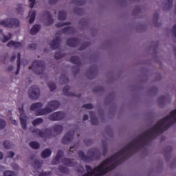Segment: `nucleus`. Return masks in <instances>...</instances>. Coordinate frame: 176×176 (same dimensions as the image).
<instances>
[{"label": "nucleus", "instance_id": "nucleus-1", "mask_svg": "<svg viewBox=\"0 0 176 176\" xmlns=\"http://www.w3.org/2000/svg\"><path fill=\"white\" fill-rule=\"evenodd\" d=\"M42 107H43V104L41 102L33 103L30 106V111H35V116H45L49 115V113H52L53 111L58 109L60 107V102L52 100L48 102L47 107L42 108Z\"/></svg>", "mask_w": 176, "mask_h": 176}, {"label": "nucleus", "instance_id": "nucleus-25", "mask_svg": "<svg viewBox=\"0 0 176 176\" xmlns=\"http://www.w3.org/2000/svg\"><path fill=\"white\" fill-rule=\"evenodd\" d=\"M36 16V13L35 12V11H30L29 12V23L30 24H32V23H34V21H35V17Z\"/></svg>", "mask_w": 176, "mask_h": 176}, {"label": "nucleus", "instance_id": "nucleus-22", "mask_svg": "<svg viewBox=\"0 0 176 176\" xmlns=\"http://www.w3.org/2000/svg\"><path fill=\"white\" fill-rule=\"evenodd\" d=\"M17 57H18V59L16 61L17 68L15 72L16 75H19V72H20V67H21V54L18 53Z\"/></svg>", "mask_w": 176, "mask_h": 176}, {"label": "nucleus", "instance_id": "nucleus-10", "mask_svg": "<svg viewBox=\"0 0 176 176\" xmlns=\"http://www.w3.org/2000/svg\"><path fill=\"white\" fill-rule=\"evenodd\" d=\"M66 43L67 46H69L70 47H76V46H79L80 40L77 38H70L67 39Z\"/></svg>", "mask_w": 176, "mask_h": 176}, {"label": "nucleus", "instance_id": "nucleus-3", "mask_svg": "<svg viewBox=\"0 0 176 176\" xmlns=\"http://www.w3.org/2000/svg\"><path fill=\"white\" fill-rule=\"evenodd\" d=\"M52 131H54L56 134H61L63 132V126L56 124L51 128L45 129V132L38 128H35L32 131V133L37 134L41 138H50V137H52Z\"/></svg>", "mask_w": 176, "mask_h": 176}, {"label": "nucleus", "instance_id": "nucleus-24", "mask_svg": "<svg viewBox=\"0 0 176 176\" xmlns=\"http://www.w3.org/2000/svg\"><path fill=\"white\" fill-rule=\"evenodd\" d=\"M67 19V12L62 10L58 12V20L64 21Z\"/></svg>", "mask_w": 176, "mask_h": 176}, {"label": "nucleus", "instance_id": "nucleus-8", "mask_svg": "<svg viewBox=\"0 0 176 176\" xmlns=\"http://www.w3.org/2000/svg\"><path fill=\"white\" fill-rule=\"evenodd\" d=\"M74 131H69L67 133H65V136L62 138L63 144H65V145L69 144L74 138Z\"/></svg>", "mask_w": 176, "mask_h": 176}, {"label": "nucleus", "instance_id": "nucleus-34", "mask_svg": "<svg viewBox=\"0 0 176 176\" xmlns=\"http://www.w3.org/2000/svg\"><path fill=\"white\" fill-rule=\"evenodd\" d=\"M60 80L63 85H65V83H68V82H69V79L65 74H61Z\"/></svg>", "mask_w": 176, "mask_h": 176}, {"label": "nucleus", "instance_id": "nucleus-32", "mask_svg": "<svg viewBox=\"0 0 176 176\" xmlns=\"http://www.w3.org/2000/svg\"><path fill=\"white\" fill-rule=\"evenodd\" d=\"M58 170L60 173H63V174H68V173H69V169L65 166H60Z\"/></svg>", "mask_w": 176, "mask_h": 176}, {"label": "nucleus", "instance_id": "nucleus-54", "mask_svg": "<svg viewBox=\"0 0 176 176\" xmlns=\"http://www.w3.org/2000/svg\"><path fill=\"white\" fill-rule=\"evenodd\" d=\"M78 167H79L78 169V173H82V171H83V170H85L83 166H82V165H80V164L78 165Z\"/></svg>", "mask_w": 176, "mask_h": 176}, {"label": "nucleus", "instance_id": "nucleus-6", "mask_svg": "<svg viewBox=\"0 0 176 176\" xmlns=\"http://www.w3.org/2000/svg\"><path fill=\"white\" fill-rule=\"evenodd\" d=\"M29 98L30 100H38L41 94V90L36 85H33L29 89Z\"/></svg>", "mask_w": 176, "mask_h": 176}, {"label": "nucleus", "instance_id": "nucleus-53", "mask_svg": "<svg viewBox=\"0 0 176 176\" xmlns=\"http://www.w3.org/2000/svg\"><path fill=\"white\" fill-rule=\"evenodd\" d=\"M29 1L30 2V8L32 9V8H34V5H35V0H29Z\"/></svg>", "mask_w": 176, "mask_h": 176}, {"label": "nucleus", "instance_id": "nucleus-5", "mask_svg": "<svg viewBox=\"0 0 176 176\" xmlns=\"http://www.w3.org/2000/svg\"><path fill=\"white\" fill-rule=\"evenodd\" d=\"M0 25L7 27V28H13V27H19L20 21L17 19H7L0 21Z\"/></svg>", "mask_w": 176, "mask_h": 176}, {"label": "nucleus", "instance_id": "nucleus-30", "mask_svg": "<svg viewBox=\"0 0 176 176\" xmlns=\"http://www.w3.org/2000/svg\"><path fill=\"white\" fill-rule=\"evenodd\" d=\"M72 3L76 6H83L86 3V0H72Z\"/></svg>", "mask_w": 176, "mask_h": 176}, {"label": "nucleus", "instance_id": "nucleus-19", "mask_svg": "<svg viewBox=\"0 0 176 176\" xmlns=\"http://www.w3.org/2000/svg\"><path fill=\"white\" fill-rule=\"evenodd\" d=\"M63 34H75V28L67 26L62 29Z\"/></svg>", "mask_w": 176, "mask_h": 176}, {"label": "nucleus", "instance_id": "nucleus-44", "mask_svg": "<svg viewBox=\"0 0 176 176\" xmlns=\"http://www.w3.org/2000/svg\"><path fill=\"white\" fill-rule=\"evenodd\" d=\"M60 159H61L59 156L56 155L52 161V164L56 165L60 163Z\"/></svg>", "mask_w": 176, "mask_h": 176}, {"label": "nucleus", "instance_id": "nucleus-33", "mask_svg": "<svg viewBox=\"0 0 176 176\" xmlns=\"http://www.w3.org/2000/svg\"><path fill=\"white\" fill-rule=\"evenodd\" d=\"M74 12L76 13V14H78V16H82L84 13L83 9L80 8H75L74 9Z\"/></svg>", "mask_w": 176, "mask_h": 176}, {"label": "nucleus", "instance_id": "nucleus-48", "mask_svg": "<svg viewBox=\"0 0 176 176\" xmlns=\"http://www.w3.org/2000/svg\"><path fill=\"white\" fill-rule=\"evenodd\" d=\"M52 175V171L42 172L39 173L38 176H48Z\"/></svg>", "mask_w": 176, "mask_h": 176}, {"label": "nucleus", "instance_id": "nucleus-36", "mask_svg": "<svg viewBox=\"0 0 176 176\" xmlns=\"http://www.w3.org/2000/svg\"><path fill=\"white\" fill-rule=\"evenodd\" d=\"M65 56V54L58 52L55 53L54 58H55V60H60V59L63 58V57H64Z\"/></svg>", "mask_w": 176, "mask_h": 176}, {"label": "nucleus", "instance_id": "nucleus-12", "mask_svg": "<svg viewBox=\"0 0 176 176\" xmlns=\"http://www.w3.org/2000/svg\"><path fill=\"white\" fill-rule=\"evenodd\" d=\"M63 92L65 96H68L69 97H77V98H80V97H82V94H80L75 95V94L69 92V86L68 85L64 87Z\"/></svg>", "mask_w": 176, "mask_h": 176}, {"label": "nucleus", "instance_id": "nucleus-49", "mask_svg": "<svg viewBox=\"0 0 176 176\" xmlns=\"http://www.w3.org/2000/svg\"><path fill=\"white\" fill-rule=\"evenodd\" d=\"M157 20H159V14L156 13L154 14L153 21L155 25H157Z\"/></svg>", "mask_w": 176, "mask_h": 176}, {"label": "nucleus", "instance_id": "nucleus-43", "mask_svg": "<svg viewBox=\"0 0 176 176\" xmlns=\"http://www.w3.org/2000/svg\"><path fill=\"white\" fill-rule=\"evenodd\" d=\"M3 175L4 176H16V174L14 173V172H13L12 170H6L3 173Z\"/></svg>", "mask_w": 176, "mask_h": 176}, {"label": "nucleus", "instance_id": "nucleus-52", "mask_svg": "<svg viewBox=\"0 0 176 176\" xmlns=\"http://www.w3.org/2000/svg\"><path fill=\"white\" fill-rule=\"evenodd\" d=\"M85 144H86L87 146L90 145L91 144V139H85L84 140Z\"/></svg>", "mask_w": 176, "mask_h": 176}, {"label": "nucleus", "instance_id": "nucleus-41", "mask_svg": "<svg viewBox=\"0 0 176 176\" xmlns=\"http://www.w3.org/2000/svg\"><path fill=\"white\" fill-rule=\"evenodd\" d=\"M71 24V22H58L55 25L56 27H64V25H69Z\"/></svg>", "mask_w": 176, "mask_h": 176}, {"label": "nucleus", "instance_id": "nucleus-9", "mask_svg": "<svg viewBox=\"0 0 176 176\" xmlns=\"http://www.w3.org/2000/svg\"><path fill=\"white\" fill-rule=\"evenodd\" d=\"M70 62L72 64H76L77 65L75 67L76 70L74 71V74H79V70L80 65H82V63L80 62V59L78 56H72L70 58Z\"/></svg>", "mask_w": 176, "mask_h": 176}, {"label": "nucleus", "instance_id": "nucleus-7", "mask_svg": "<svg viewBox=\"0 0 176 176\" xmlns=\"http://www.w3.org/2000/svg\"><path fill=\"white\" fill-rule=\"evenodd\" d=\"M49 120L51 122H58L60 120H63V119H65V113L62 111H56L52 113L48 116Z\"/></svg>", "mask_w": 176, "mask_h": 176}, {"label": "nucleus", "instance_id": "nucleus-20", "mask_svg": "<svg viewBox=\"0 0 176 176\" xmlns=\"http://www.w3.org/2000/svg\"><path fill=\"white\" fill-rule=\"evenodd\" d=\"M41 30V25L35 24L30 30L31 35H36Z\"/></svg>", "mask_w": 176, "mask_h": 176}, {"label": "nucleus", "instance_id": "nucleus-26", "mask_svg": "<svg viewBox=\"0 0 176 176\" xmlns=\"http://www.w3.org/2000/svg\"><path fill=\"white\" fill-rule=\"evenodd\" d=\"M105 91V88L102 86H98L93 89V93L96 94V93H104Z\"/></svg>", "mask_w": 176, "mask_h": 176}, {"label": "nucleus", "instance_id": "nucleus-64", "mask_svg": "<svg viewBox=\"0 0 176 176\" xmlns=\"http://www.w3.org/2000/svg\"><path fill=\"white\" fill-rule=\"evenodd\" d=\"M12 123H13V124L17 125V121H16L14 120L12 121Z\"/></svg>", "mask_w": 176, "mask_h": 176}, {"label": "nucleus", "instance_id": "nucleus-58", "mask_svg": "<svg viewBox=\"0 0 176 176\" xmlns=\"http://www.w3.org/2000/svg\"><path fill=\"white\" fill-rule=\"evenodd\" d=\"M87 119H89V116H87V115H84L83 116V118H82V120H84V122L85 121H86V120H87Z\"/></svg>", "mask_w": 176, "mask_h": 176}, {"label": "nucleus", "instance_id": "nucleus-13", "mask_svg": "<svg viewBox=\"0 0 176 176\" xmlns=\"http://www.w3.org/2000/svg\"><path fill=\"white\" fill-rule=\"evenodd\" d=\"M87 79H94L97 76V69L91 67L87 71Z\"/></svg>", "mask_w": 176, "mask_h": 176}, {"label": "nucleus", "instance_id": "nucleus-39", "mask_svg": "<svg viewBox=\"0 0 176 176\" xmlns=\"http://www.w3.org/2000/svg\"><path fill=\"white\" fill-rule=\"evenodd\" d=\"M90 46V43L89 42H85V43H83L80 45L78 50H85V49H86V47Z\"/></svg>", "mask_w": 176, "mask_h": 176}, {"label": "nucleus", "instance_id": "nucleus-18", "mask_svg": "<svg viewBox=\"0 0 176 176\" xmlns=\"http://www.w3.org/2000/svg\"><path fill=\"white\" fill-rule=\"evenodd\" d=\"M89 116L91 118V124H93L94 126L98 125V119L97 118H96V114L94 113V112L91 111L89 113Z\"/></svg>", "mask_w": 176, "mask_h": 176}, {"label": "nucleus", "instance_id": "nucleus-17", "mask_svg": "<svg viewBox=\"0 0 176 176\" xmlns=\"http://www.w3.org/2000/svg\"><path fill=\"white\" fill-rule=\"evenodd\" d=\"M7 46L8 47H14L15 49H20L21 47H22L23 45H21V43H20V42L10 41L7 44Z\"/></svg>", "mask_w": 176, "mask_h": 176}, {"label": "nucleus", "instance_id": "nucleus-62", "mask_svg": "<svg viewBox=\"0 0 176 176\" xmlns=\"http://www.w3.org/2000/svg\"><path fill=\"white\" fill-rule=\"evenodd\" d=\"M175 165H176V161H174V162L173 163V164H171V167L173 168V167H175Z\"/></svg>", "mask_w": 176, "mask_h": 176}, {"label": "nucleus", "instance_id": "nucleus-29", "mask_svg": "<svg viewBox=\"0 0 176 176\" xmlns=\"http://www.w3.org/2000/svg\"><path fill=\"white\" fill-rule=\"evenodd\" d=\"M34 170H39L41 167H42V164H41V161L38 160H35L34 163L32 164Z\"/></svg>", "mask_w": 176, "mask_h": 176}, {"label": "nucleus", "instance_id": "nucleus-11", "mask_svg": "<svg viewBox=\"0 0 176 176\" xmlns=\"http://www.w3.org/2000/svg\"><path fill=\"white\" fill-rule=\"evenodd\" d=\"M60 43H61V38L60 36H56L54 38V41L50 43V46L52 50H56V49L60 47Z\"/></svg>", "mask_w": 176, "mask_h": 176}, {"label": "nucleus", "instance_id": "nucleus-4", "mask_svg": "<svg viewBox=\"0 0 176 176\" xmlns=\"http://www.w3.org/2000/svg\"><path fill=\"white\" fill-rule=\"evenodd\" d=\"M29 69H32L34 74L36 75H42L46 69L45 62L39 60H34L32 65L29 67Z\"/></svg>", "mask_w": 176, "mask_h": 176}, {"label": "nucleus", "instance_id": "nucleus-21", "mask_svg": "<svg viewBox=\"0 0 176 176\" xmlns=\"http://www.w3.org/2000/svg\"><path fill=\"white\" fill-rule=\"evenodd\" d=\"M50 156H52V150L50 148H45L41 153V157H43V159H47V157Z\"/></svg>", "mask_w": 176, "mask_h": 176}, {"label": "nucleus", "instance_id": "nucleus-37", "mask_svg": "<svg viewBox=\"0 0 176 176\" xmlns=\"http://www.w3.org/2000/svg\"><path fill=\"white\" fill-rule=\"evenodd\" d=\"M16 12L19 14H23V13H24V10H23V4L17 5Z\"/></svg>", "mask_w": 176, "mask_h": 176}, {"label": "nucleus", "instance_id": "nucleus-28", "mask_svg": "<svg viewBox=\"0 0 176 176\" xmlns=\"http://www.w3.org/2000/svg\"><path fill=\"white\" fill-rule=\"evenodd\" d=\"M29 145L30 147L32 148V149H39V148H41V145L39 144V143L38 142H30L29 143Z\"/></svg>", "mask_w": 176, "mask_h": 176}, {"label": "nucleus", "instance_id": "nucleus-45", "mask_svg": "<svg viewBox=\"0 0 176 176\" xmlns=\"http://www.w3.org/2000/svg\"><path fill=\"white\" fill-rule=\"evenodd\" d=\"M82 108H85V109H93L94 106L91 103H88L82 105Z\"/></svg>", "mask_w": 176, "mask_h": 176}, {"label": "nucleus", "instance_id": "nucleus-2", "mask_svg": "<svg viewBox=\"0 0 176 176\" xmlns=\"http://www.w3.org/2000/svg\"><path fill=\"white\" fill-rule=\"evenodd\" d=\"M78 157L83 162H93L94 160H100L101 157V153L97 148H90L87 151V155H85V153L82 151H78L77 153Z\"/></svg>", "mask_w": 176, "mask_h": 176}, {"label": "nucleus", "instance_id": "nucleus-40", "mask_svg": "<svg viewBox=\"0 0 176 176\" xmlns=\"http://www.w3.org/2000/svg\"><path fill=\"white\" fill-rule=\"evenodd\" d=\"M3 39H2V42H8V41H9V39L12 38V33H8V36L3 34Z\"/></svg>", "mask_w": 176, "mask_h": 176}, {"label": "nucleus", "instance_id": "nucleus-27", "mask_svg": "<svg viewBox=\"0 0 176 176\" xmlns=\"http://www.w3.org/2000/svg\"><path fill=\"white\" fill-rule=\"evenodd\" d=\"M171 8H173V0H166L164 7V10H169Z\"/></svg>", "mask_w": 176, "mask_h": 176}, {"label": "nucleus", "instance_id": "nucleus-50", "mask_svg": "<svg viewBox=\"0 0 176 176\" xmlns=\"http://www.w3.org/2000/svg\"><path fill=\"white\" fill-rule=\"evenodd\" d=\"M56 156H58L60 158L63 157V156H64V151H63V150L58 151Z\"/></svg>", "mask_w": 176, "mask_h": 176}, {"label": "nucleus", "instance_id": "nucleus-46", "mask_svg": "<svg viewBox=\"0 0 176 176\" xmlns=\"http://www.w3.org/2000/svg\"><path fill=\"white\" fill-rule=\"evenodd\" d=\"M6 126V122L3 120L0 119V130L5 129Z\"/></svg>", "mask_w": 176, "mask_h": 176}, {"label": "nucleus", "instance_id": "nucleus-47", "mask_svg": "<svg viewBox=\"0 0 176 176\" xmlns=\"http://www.w3.org/2000/svg\"><path fill=\"white\" fill-rule=\"evenodd\" d=\"M28 48L30 50H35V49H36V44L35 43L29 44L28 46Z\"/></svg>", "mask_w": 176, "mask_h": 176}, {"label": "nucleus", "instance_id": "nucleus-57", "mask_svg": "<svg viewBox=\"0 0 176 176\" xmlns=\"http://www.w3.org/2000/svg\"><path fill=\"white\" fill-rule=\"evenodd\" d=\"M107 146H104V148H103V156H105V155H107Z\"/></svg>", "mask_w": 176, "mask_h": 176}, {"label": "nucleus", "instance_id": "nucleus-60", "mask_svg": "<svg viewBox=\"0 0 176 176\" xmlns=\"http://www.w3.org/2000/svg\"><path fill=\"white\" fill-rule=\"evenodd\" d=\"M7 69L8 71H13V66H9Z\"/></svg>", "mask_w": 176, "mask_h": 176}, {"label": "nucleus", "instance_id": "nucleus-35", "mask_svg": "<svg viewBox=\"0 0 176 176\" xmlns=\"http://www.w3.org/2000/svg\"><path fill=\"white\" fill-rule=\"evenodd\" d=\"M47 86L51 91H54L56 89V83H54V82H49Z\"/></svg>", "mask_w": 176, "mask_h": 176}, {"label": "nucleus", "instance_id": "nucleus-51", "mask_svg": "<svg viewBox=\"0 0 176 176\" xmlns=\"http://www.w3.org/2000/svg\"><path fill=\"white\" fill-rule=\"evenodd\" d=\"M14 157V152L13 151H9L8 153V157H10V158H13Z\"/></svg>", "mask_w": 176, "mask_h": 176}, {"label": "nucleus", "instance_id": "nucleus-31", "mask_svg": "<svg viewBox=\"0 0 176 176\" xmlns=\"http://www.w3.org/2000/svg\"><path fill=\"white\" fill-rule=\"evenodd\" d=\"M43 123V118H36L34 120L32 121V124L33 126H38V124H41Z\"/></svg>", "mask_w": 176, "mask_h": 176}, {"label": "nucleus", "instance_id": "nucleus-59", "mask_svg": "<svg viewBox=\"0 0 176 176\" xmlns=\"http://www.w3.org/2000/svg\"><path fill=\"white\" fill-rule=\"evenodd\" d=\"M14 60H16V55L12 56L10 58V61L11 63H13V61H14Z\"/></svg>", "mask_w": 176, "mask_h": 176}, {"label": "nucleus", "instance_id": "nucleus-61", "mask_svg": "<svg viewBox=\"0 0 176 176\" xmlns=\"http://www.w3.org/2000/svg\"><path fill=\"white\" fill-rule=\"evenodd\" d=\"M69 151H70V152H72V151H76V148H75V147H70Z\"/></svg>", "mask_w": 176, "mask_h": 176}, {"label": "nucleus", "instance_id": "nucleus-56", "mask_svg": "<svg viewBox=\"0 0 176 176\" xmlns=\"http://www.w3.org/2000/svg\"><path fill=\"white\" fill-rule=\"evenodd\" d=\"M173 32L174 37L176 38V24L173 28Z\"/></svg>", "mask_w": 176, "mask_h": 176}, {"label": "nucleus", "instance_id": "nucleus-14", "mask_svg": "<svg viewBox=\"0 0 176 176\" xmlns=\"http://www.w3.org/2000/svg\"><path fill=\"white\" fill-rule=\"evenodd\" d=\"M171 152H173V147L170 146H167L164 150V157L167 162L171 159Z\"/></svg>", "mask_w": 176, "mask_h": 176}, {"label": "nucleus", "instance_id": "nucleus-55", "mask_svg": "<svg viewBox=\"0 0 176 176\" xmlns=\"http://www.w3.org/2000/svg\"><path fill=\"white\" fill-rule=\"evenodd\" d=\"M57 1H58V0H50L49 3H50V5H54V4L57 3Z\"/></svg>", "mask_w": 176, "mask_h": 176}, {"label": "nucleus", "instance_id": "nucleus-63", "mask_svg": "<svg viewBox=\"0 0 176 176\" xmlns=\"http://www.w3.org/2000/svg\"><path fill=\"white\" fill-rule=\"evenodd\" d=\"M3 159V153L0 152V160Z\"/></svg>", "mask_w": 176, "mask_h": 176}, {"label": "nucleus", "instance_id": "nucleus-42", "mask_svg": "<svg viewBox=\"0 0 176 176\" xmlns=\"http://www.w3.org/2000/svg\"><path fill=\"white\" fill-rule=\"evenodd\" d=\"M3 146L6 149H10L12 148V142L9 141H5L3 142Z\"/></svg>", "mask_w": 176, "mask_h": 176}, {"label": "nucleus", "instance_id": "nucleus-23", "mask_svg": "<svg viewBox=\"0 0 176 176\" xmlns=\"http://www.w3.org/2000/svg\"><path fill=\"white\" fill-rule=\"evenodd\" d=\"M167 101H170V96H160L158 98V104H160V105H163L164 102H167Z\"/></svg>", "mask_w": 176, "mask_h": 176}, {"label": "nucleus", "instance_id": "nucleus-38", "mask_svg": "<svg viewBox=\"0 0 176 176\" xmlns=\"http://www.w3.org/2000/svg\"><path fill=\"white\" fill-rule=\"evenodd\" d=\"M21 127H22V129H23V130H27V120L26 119L21 118Z\"/></svg>", "mask_w": 176, "mask_h": 176}, {"label": "nucleus", "instance_id": "nucleus-15", "mask_svg": "<svg viewBox=\"0 0 176 176\" xmlns=\"http://www.w3.org/2000/svg\"><path fill=\"white\" fill-rule=\"evenodd\" d=\"M62 163L65 166H67L68 167H74L75 166V162H74V160L71 158H63L62 160Z\"/></svg>", "mask_w": 176, "mask_h": 176}, {"label": "nucleus", "instance_id": "nucleus-16", "mask_svg": "<svg viewBox=\"0 0 176 176\" xmlns=\"http://www.w3.org/2000/svg\"><path fill=\"white\" fill-rule=\"evenodd\" d=\"M43 16L44 17H47V25H51V24H53V23H54V20L52 17V14H50V12L45 11L43 14Z\"/></svg>", "mask_w": 176, "mask_h": 176}]
</instances>
